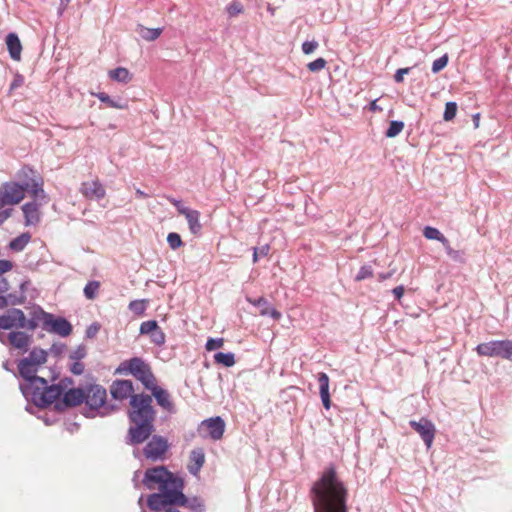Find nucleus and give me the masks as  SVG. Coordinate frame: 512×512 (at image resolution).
<instances>
[{"mask_svg":"<svg viewBox=\"0 0 512 512\" xmlns=\"http://www.w3.org/2000/svg\"><path fill=\"white\" fill-rule=\"evenodd\" d=\"M23 83H24V79H23V77H22V76H20V75H16V76H15V78H14V80H13V82H12V83H11V85H10V89H11V90H14V89H16V88H18V87L22 86V85H23Z\"/></svg>","mask_w":512,"mask_h":512,"instance_id":"54","label":"nucleus"},{"mask_svg":"<svg viewBox=\"0 0 512 512\" xmlns=\"http://www.w3.org/2000/svg\"><path fill=\"white\" fill-rule=\"evenodd\" d=\"M165 512H180V511H178L172 507H169V508L165 509Z\"/></svg>","mask_w":512,"mask_h":512,"instance_id":"64","label":"nucleus"},{"mask_svg":"<svg viewBox=\"0 0 512 512\" xmlns=\"http://www.w3.org/2000/svg\"><path fill=\"white\" fill-rule=\"evenodd\" d=\"M168 449L167 440L159 435H154L144 448V455L147 459L157 461L163 459Z\"/></svg>","mask_w":512,"mask_h":512,"instance_id":"12","label":"nucleus"},{"mask_svg":"<svg viewBox=\"0 0 512 512\" xmlns=\"http://www.w3.org/2000/svg\"><path fill=\"white\" fill-rule=\"evenodd\" d=\"M170 202L177 208L178 212L182 214L183 210H189L190 208L182 205L181 201L171 198Z\"/></svg>","mask_w":512,"mask_h":512,"instance_id":"55","label":"nucleus"},{"mask_svg":"<svg viewBox=\"0 0 512 512\" xmlns=\"http://www.w3.org/2000/svg\"><path fill=\"white\" fill-rule=\"evenodd\" d=\"M448 64V56L445 54L440 58L436 59L432 64V72L438 73L444 69Z\"/></svg>","mask_w":512,"mask_h":512,"instance_id":"42","label":"nucleus"},{"mask_svg":"<svg viewBox=\"0 0 512 512\" xmlns=\"http://www.w3.org/2000/svg\"><path fill=\"white\" fill-rule=\"evenodd\" d=\"M9 290V284L4 278H0V309L6 307L8 304L15 305L22 302L12 294L4 295Z\"/></svg>","mask_w":512,"mask_h":512,"instance_id":"26","label":"nucleus"},{"mask_svg":"<svg viewBox=\"0 0 512 512\" xmlns=\"http://www.w3.org/2000/svg\"><path fill=\"white\" fill-rule=\"evenodd\" d=\"M182 489L183 481L171 473L169 479H166V482H164L159 490L161 493L165 494L168 498V502L184 505L186 499L182 493Z\"/></svg>","mask_w":512,"mask_h":512,"instance_id":"10","label":"nucleus"},{"mask_svg":"<svg viewBox=\"0 0 512 512\" xmlns=\"http://www.w3.org/2000/svg\"><path fill=\"white\" fill-rule=\"evenodd\" d=\"M479 114H476L473 116V122H474V127L475 128H478L479 127Z\"/></svg>","mask_w":512,"mask_h":512,"instance_id":"61","label":"nucleus"},{"mask_svg":"<svg viewBox=\"0 0 512 512\" xmlns=\"http://www.w3.org/2000/svg\"><path fill=\"white\" fill-rule=\"evenodd\" d=\"M136 195H137L138 197H141V198H145V197H147V194H146V193H144L143 191H141L140 189H137V190H136Z\"/></svg>","mask_w":512,"mask_h":512,"instance_id":"62","label":"nucleus"},{"mask_svg":"<svg viewBox=\"0 0 512 512\" xmlns=\"http://www.w3.org/2000/svg\"><path fill=\"white\" fill-rule=\"evenodd\" d=\"M36 322L42 323L46 331L53 332L62 337L68 336L72 331L71 324L64 318H55L52 314L46 313L42 309L35 311Z\"/></svg>","mask_w":512,"mask_h":512,"instance_id":"7","label":"nucleus"},{"mask_svg":"<svg viewBox=\"0 0 512 512\" xmlns=\"http://www.w3.org/2000/svg\"><path fill=\"white\" fill-rule=\"evenodd\" d=\"M20 390L28 402L37 407H45L52 404L63 393L60 385H48L43 377H32L20 383Z\"/></svg>","mask_w":512,"mask_h":512,"instance_id":"3","label":"nucleus"},{"mask_svg":"<svg viewBox=\"0 0 512 512\" xmlns=\"http://www.w3.org/2000/svg\"><path fill=\"white\" fill-rule=\"evenodd\" d=\"M37 326L38 323L36 322L35 316L27 320L23 311L17 308H11L0 315V329L10 330L13 328H21L33 331Z\"/></svg>","mask_w":512,"mask_h":512,"instance_id":"5","label":"nucleus"},{"mask_svg":"<svg viewBox=\"0 0 512 512\" xmlns=\"http://www.w3.org/2000/svg\"><path fill=\"white\" fill-rule=\"evenodd\" d=\"M214 361L225 367H232L235 364V356L233 353L218 352L214 355Z\"/></svg>","mask_w":512,"mask_h":512,"instance_id":"34","label":"nucleus"},{"mask_svg":"<svg viewBox=\"0 0 512 512\" xmlns=\"http://www.w3.org/2000/svg\"><path fill=\"white\" fill-rule=\"evenodd\" d=\"M6 45L7 49L9 51L10 57L13 60H20L21 58V52H22V45L20 42L19 37L15 33H9L6 36Z\"/></svg>","mask_w":512,"mask_h":512,"instance_id":"23","label":"nucleus"},{"mask_svg":"<svg viewBox=\"0 0 512 512\" xmlns=\"http://www.w3.org/2000/svg\"><path fill=\"white\" fill-rule=\"evenodd\" d=\"M158 327L159 326L155 320L145 321L140 325V334L150 335Z\"/></svg>","mask_w":512,"mask_h":512,"instance_id":"39","label":"nucleus"},{"mask_svg":"<svg viewBox=\"0 0 512 512\" xmlns=\"http://www.w3.org/2000/svg\"><path fill=\"white\" fill-rule=\"evenodd\" d=\"M254 250L259 251V255L261 257H264L269 253L270 247H269V245H263L259 248H255Z\"/></svg>","mask_w":512,"mask_h":512,"instance_id":"58","label":"nucleus"},{"mask_svg":"<svg viewBox=\"0 0 512 512\" xmlns=\"http://www.w3.org/2000/svg\"><path fill=\"white\" fill-rule=\"evenodd\" d=\"M13 265L9 260H0V275L10 271Z\"/></svg>","mask_w":512,"mask_h":512,"instance_id":"52","label":"nucleus"},{"mask_svg":"<svg viewBox=\"0 0 512 512\" xmlns=\"http://www.w3.org/2000/svg\"><path fill=\"white\" fill-rule=\"evenodd\" d=\"M31 236L29 233H23L19 235L18 237L14 238L10 244L9 247L11 250L15 252L22 251L26 245L30 242Z\"/></svg>","mask_w":512,"mask_h":512,"instance_id":"32","label":"nucleus"},{"mask_svg":"<svg viewBox=\"0 0 512 512\" xmlns=\"http://www.w3.org/2000/svg\"><path fill=\"white\" fill-rule=\"evenodd\" d=\"M479 355L501 357L512 361V341H490L481 343L476 348Z\"/></svg>","mask_w":512,"mask_h":512,"instance_id":"9","label":"nucleus"},{"mask_svg":"<svg viewBox=\"0 0 512 512\" xmlns=\"http://www.w3.org/2000/svg\"><path fill=\"white\" fill-rule=\"evenodd\" d=\"M26 187V191L30 193V195L34 198V201H38L40 203H47L48 198L46 193L43 190V184L38 179H32L31 181H27L23 184Z\"/></svg>","mask_w":512,"mask_h":512,"instance_id":"21","label":"nucleus"},{"mask_svg":"<svg viewBox=\"0 0 512 512\" xmlns=\"http://www.w3.org/2000/svg\"><path fill=\"white\" fill-rule=\"evenodd\" d=\"M311 498L314 512H347V489L332 468L314 483Z\"/></svg>","mask_w":512,"mask_h":512,"instance_id":"1","label":"nucleus"},{"mask_svg":"<svg viewBox=\"0 0 512 512\" xmlns=\"http://www.w3.org/2000/svg\"><path fill=\"white\" fill-rule=\"evenodd\" d=\"M224 431L225 422L220 417L204 420L199 427V433L203 437H210L213 440L221 439Z\"/></svg>","mask_w":512,"mask_h":512,"instance_id":"13","label":"nucleus"},{"mask_svg":"<svg viewBox=\"0 0 512 512\" xmlns=\"http://www.w3.org/2000/svg\"><path fill=\"white\" fill-rule=\"evenodd\" d=\"M423 235L429 240H437L445 244L448 239L437 229L431 226H426L423 230Z\"/></svg>","mask_w":512,"mask_h":512,"instance_id":"33","label":"nucleus"},{"mask_svg":"<svg viewBox=\"0 0 512 512\" xmlns=\"http://www.w3.org/2000/svg\"><path fill=\"white\" fill-rule=\"evenodd\" d=\"M410 426L421 436L427 449H429L435 437L434 424L425 418H421L420 421H410Z\"/></svg>","mask_w":512,"mask_h":512,"instance_id":"15","label":"nucleus"},{"mask_svg":"<svg viewBox=\"0 0 512 512\" xmlns=\"http://www.w3.org/2000/svg\"><path fill=\"white\" fill-rule=\"evenodd\" d=\"M117 372L124 375H133L145 388L153 385V382L156 380L149 365L138 357L122 362Z\"/></svg>","mask_w":512,"mask_h":512,"instance_id":"4","label":"nucleus"},{"mask_svg":"<svg viewBox=\"0 0 512 512\" xmlns=\"http://www.w3.org/2000/svg\"><path fill=\"white\" fill-rule=\"evenodd\" d=\"M243 11V6L237 2V1H234L232 2L228 7H227V13L231 16V17H234L238 14H240L241 12Z\"/></svg>","mask_w":512,"mask_h":512,"instance_id":"48","label":"nucleus"},{"mask_svg":"<svg viewBox=\"0 0 512 512\" xmlns=\"http://www.w3.org/2000/svg\"><path fill=\"white\" fill-rule=\"evenodd\" d=\"M85 400V390L80 388L69 389L63 394L62 404L66 407L76 406Z\"/></svg>","mask_w":512,"mask_h":512,"instance_id":"22","label":"nucleus"},{"mask_svg":"<svg viewBox=\"0 0 512 512\" xmlns=\"http://www.w3.org/2000/svg\"><path fill=\"white\" fill-rule=\"evenodd\" d=\"M98 330H99V327L97 325H91L87 329L86 334L88 337H93L97 334Z\"/></svg>","mask_w":512,"mask_h":512,"instance_id":"59","label":"nucleus"},{"mask_svg":"<svg viewBox=\"0 0 512 512\" xmlns=\"http://www.w3.org/2000/svg\"><path fill=\"white\" fill-rule=\"evenodd\" d=\"M403 128H404V123L402 121H391L390 125L386 131V136L389 138H394L398 134L401 133Z\"/></svg>","mask_w":512,"mask_h":512,"instance_id":"37","label":"nucleus"},{"mask_svg":"<svg viewBox=\"0 0 512 512\" xmlns=\"http://www.w3.org/2000/svg\"><path fill=\"white\" fill-rule=\"evenodd\" d=\"M133 384L130 380H117L111 385L110 392L113 398L123 400L133 396Z\"/></svg>","mask_w":512,"mask_h":512,"instance_id":"17","label":"nucleus"},{"mask_svg":"<svg viewBox=\"0 0 512 512\" xmlns=\"http://www.w3.org/2000/svg\"><path fill=\"white\" fill-rule=\"evenodd\" d=\"M109 77L119 83H128L131 79V73L124 67H118L114 70L109 71Z\"/></svg>","mask_w":512,"mask_h":512,"instance_id":"31","label":"nucleus"},{"mask_svg":"<svg viewBox=\"0 0 512 512\" xmlns=\"http://www.w3.org/2000/svg\"><path fill=\"white\" fill-rule=\"evenodd\" d=\"M457 105L455 102H448L445 106L443 118L445 121H451L456 116Z\"/></svg>","mask_w":512,"mask_h":512,"instance_id":"40","label":"nucleus"},{"mask_svg":"<svg viewBox=\"0 0 512 512\" xmlns=\"http://www.w3.org/2000/svg\"><path fill=\"white\" fill-rule=\"evenodd\" d=\"M96 97L103 103H106L109 107L116 108V109H125L127 105L121 101H116L114 99H111L109 95L106 93H98L96 94Z\"/></svg>","mask_w":512,"mask_h":512,"instance_id":"35","label":"nucleus"},{"mask_svg":"<svg viewBox=\"0 0 512 512\" xmlns=\"http://www.w3.org/2000/svg\"><path fill=\"white\" fill-rule=\"evenodd\" d=\"M318 382H319L320 397H321L323 406L326 409H329L331 407V401H330V393H329V377H328V375L323 372L319 373Z\"/></svg>","mask_w":512,"mask_h":512,"instance_id":"25","label":"nucleus"},{"mask_svg":"<svg viewBox=\"0 0 512 512\" xmlns=\"http://www.w3.org/2000/svg\"><path fill=\"white\" fill-rule=\"evenodd\" d=\"M326 65V61L323 58H318L308 64V69L311 72L321 71Z\"/></svg>","mask_w":512,"mask_h":512,"instance_id":"46","label":"nucleus"},{"mask_svg":"<svg viewBox=\"0 0 512 512\" xmlns=\"http://www.w3.org/2000/svg\"><path fill=\"white\" fill-rule=\"evenodd\" d=\"M11 209L0 210V225L10 217Z\"/></svg>","mask_w":512,"mask_h":512,"instance_id":"57","label":"nucleus"},{"mask_svg":"<svg viewBox=\"0 0 512 512\" xmlns=\"http://www.w3.org/2000/svg\"><path fill=\"white\" fill-rule=\"evenodd\" d=\"M3 344L9 343L12 347L26 351L31 344V336L22 331H12L7 335L0 334Z\"/></svg>","mask_w":512,"mask_h":512,"instance_id":"16","label":"nucleus"},{"mask_svg":"<svg viewBox=\"0 0 512 512\" xmlns=\"http://www.w3.org/2000/svg\"><path fill=\"white\" fill-rule=\"evenodd\" d=\"M46 203H40L38 201L28 202L23 205L22 210L25 217V225H36L40 221V207Z\"/></svg>","mask_w":512,"mask_h":512,"instance_id":"19","label":"nucleus"},{"mask_svg":"<svg viewBox=\"0 0 512 512\" xmlns=\"http://www.w3.org/2000/svg\"><path fill=\"white\" fill-rule=\"evenodd\" d=\"M411 68H401L398 69L395 73L394 79L396 82H402L404 79V75L408 74Z\"/></svg>","mask_w":512,"mask_h":512,"instance_id":"53","label":"nucleus"},{"mask_svg":"<svg viewBox=\"0 0 512 512\" xmlns=\"http://www.w3.org/2000/svg\"><path fill=\"white\" fill-rule=\"evenodd\" d=\"M163 28H148L141 24L137 25L136 33L146 41L156 40L162 33Z\"/></svg>","mask_w":512,"mask_h":512,"instance_id":"30","label":"nucleus"},{"mask_svg":"<svg viewBox=\"0 0 512 512\" xmlns=\"http://www.w3.org/2000/svg\"><path fill=\"white\" fill-rule=\"evenodd\" d=\"M182 215L185 216L191 233L192 234L199 233L201 230V227H202L200 224V221H199V217H200L199 212L196 210H192V209L183 210Z\"/></svg>","mask_w":512,"mask_h":512,"instance_id":"28","label":"nucleus"},{"mask_svg":"<svg viewBox=\"0 0 512 512\" xmlns=\"http://www.w3.org/2000/svg\"><path fill=\"white\" fill-rule=\"evenodd\" d=\"M81 192L90 200H100L105 196V189L99 181L84 182Z\"/></svg>","mask_w":512,"mask_h":512,"instance_id":"20","label":"nucleus"},{"mask_svg":"<svg viewBox=\"0 0 512 512\" xmlns=\"http://www.w3.org/2000/svg\"><path fill=\"white\" fill-rule=\"evenodd\" d=\"M106 390L100 385H90L85 390V402L92 410L103 409L100 412L101 416L107 415L108 408L105 407Z\"/></svg>","mask_w":512,"mask_h":512,"instance_id":"11","label":"nucleus"},{"mask_svg":"<svg viewBox=\"0 0 512 512\" xmlns=\"http://www.w3.org/2000/svg\"><path fill=\"white\" fill-rule=\"evenodd\" d=\"M146 389H148L152 392V395L156 399L159 406H161L163 409L167 410L168 412L174 411V406L170 399L169 393L165 389L159 387L157 385L156 380L153 382V385H151L150 387H147Z\"/></svg>","mask_w":512,"mask_h":512,"instance_id":"18","label":"nucleus"},{"mask_svg":"<svg viewBox=\"0 0 512 512\" xmlns=\"http://www.w3.org/2000/svg\"><path fill=\"white\" fill-rule=\"evenodd\" d=\"M26 187L14 181L5 182L0 186V210L5 206L20 203L25 197Z\"/></svg>","mask_w":512,"mask_h":512,"instance_id":"8","label":"nucleus"},{"mask_svg":"<svg viewBox=\"0 0 512 512\" xmlns=\"http://www.w3.org/2000/svg\"><path fill=\"white\" fill-rule=\"evenodd\" d=\"M319 44L317 41L313 40V41H305L303 44H302V51L304 54H312L317 48H318Z\"/></svg>","mask_w":512,"mask_h":512,"instance_id":"47","label":"nucleus"},{"mask_svg":"<svg viewBox=\"0 0 512 512\" xmlns=\"http://www.w3.org/2000/svg\"><path fill=\"white\" fill-rule=\"evenodd\" d=\"M167 242L171 249L175 250L179 248L183 243L179 234L171 232L167 236Z\"/></svg>","mask_w":512,"mask_h":512,"instance_id":"41","label":"nucleus"},{"mask_svg":"<svg viewBox=\"0 0 512 512\" xmlns=\"http://www.w3.org/2000/svg\"><path fill=\"white\" fill-rule=\"evenodd\" d=\"M192 464L189 465V472L193 475H197L205 462V454L203 449L197 448L192 450L190 454Z\"/></svg>","mask_w":512,"mask_h":512,"instance_id":"27","label":"nucleus"},{"mask_svg":"<svg viewBox=\"0 0 512 512\" xmlns=\"http://www.w3.org/2000/svg\"><path fill=\"white\" fill-rule=\"evenodd\" d=\"M70 369L73 374L81 375L84 371V365L80 361H74Z\"/></svg>","mask_w":512,"mask_h":512,"instance_id":"51","label":"nucleus"},{"mask_svg":"<svg viewBox=\"0 0 512 512\" xmlns=\"http://www.w3.org/2000/svg\"><path fill=\"white\" fill-rule=\"evenodd\" d=\"M369 109L373 112L382 111L383 108L377 104V100L370 103Z\"/></svg>","mask_w":512,"mask_h":512,"instance_id":"60","label":"nucleus"},{"mask_svg":"<svg viewBox=\"0 0 512 512\" xmlns=\"http://www.w3.org/2000/svg\"><path fill=\"white\" fill-rule=\"evenodd\" d=\"M86 355V350L83 346H79L77 347V349H75L71 355H70V358L74 361H79L81 360L82 358H84Z\"/></svg>","mask_w":512,"mask_h":512,"instance_id":"50","label":"nucleus"},{"mask_svg":"<svg viewBox=\"0 0 512 512\" xmlns=\"http://www.w3.org/2000/svg\"><path fill=\"white\" fill-rule=\"evenodd\" d=\"M393 295L396 299H401V297L404 294V287L403 286H397L392 290Z\"/></svg>","mask_w":512,"mask_h":512,"instance_id":"56","label":"nucleus"},{"mask_svg":"<svg viewBox=\"0 0 512 512\" xmlns=\"http://www.w3.org/2000/svg\"><path fill=\"white\" fill-rule=\"evenodd\" d=\"M170 474L163 466L154 467L145 472L143 483L150 490L160 489L164 482H166V479H169Z\"/></svg>","mask_w":512,"mask_h":512,"instance_id":"14","label":"nucleus"},{"mask_svg":"<svg viewBox=\"0 0 512 512\" xmlns=\"http://www.w3.org/2000/svg\"><path fill=\"white\" fill-rule=\"evenodd\" d=\"M149 336L151 341L156 345H162L165 342V334L159 327L155 331H153Z\"/></svg>","mask_w":512,"mask_h":512,"instance_id":"43","label":"nucleus"},{"mask_svg":"<svg viewBox=\"0 0 512 512\" xmlns=\"http://www.w3.org/2000/svg\"><path fill=\"white\" fill-rule=\"evenodd\" d=\"M147 308V302L145 300H134L129 304V309L136 315L144 314Z\"/></svg>","mask_w":512,"mask_h":512,"instance_id":"38","label":"nucleus"},{"mask_svg":"<svg viewBox=\"0 0 512 512\" xmlns=\"http://www.w3.org/2000/svg\"><path fill=\"white\" fill-rule=\"evenodd\" d=\"M248 301L253 304L254 306L259 308V312L263 316H271L273 319L278 320L281 317V313L275 310L274 308H271L267 302V300L263 297H260L258 299H251L248 298Z\"/></svg>","mask_w":512,"mask_h":512,"instance_id":"24","label":"nucleus"},{"mask_svg":"<svg viewBox=\"0 0 512 512\" xmlns=\"http://www.w3.org/2000/svg\"><path fill=\"white\" fill-rule=\"evenodd\" d=\"M445 250H446V253L447 255L452 258L453 260H460L461 259V254L459 251L457 250H454L451 246H450V243L449 241H447L445 244H443Z\"/></svg>","mask_w":512,"mask_h":512,"instance_id":"49","label":"nucleus"},{"mask_svg":"<svg viewBox=\"0 0 512 512\" xmlns=\"http://www.w3.org/2000/svg\"><path fill=\"white\" fill-rule=\"evenodd\" d=\"M46 360L47 352L43 349L34 348L29 355L23 358L18 364L19 373L23 380L38 377L36 373Z\"/></svg>","mask_w":512,"mask_h":512,"instance_id":"6","label":"nucleus"},{"mask_svg":"<svg viewBox=\"0 0 512 512\" xmlns=\"http://www.w3.org/2000/svg\"><path fill=\"white\" fill-rule=\"evenodd\" d=\"M224 340L222 338H210L206 342L205 348L208 351L219 349L223 346Z\"/></svg>","mask_w":512,"mask_h":512,"instance_id":"44","label":"nucleus"},{"mask_svg":"<svg viewBox=\"0 0 512 512\" xmlns=\"http://www.w3.org/2000/svg\"><path fill=\"white\" fill-rule=\"evenodd\" d=\"M373 275V270L371 266H362L357 273L355 280L362 281L364 279L370 278Z\"/></svg>","mask_w":512,"mask_h":512,"instance_id":"45","label":"nucleus"},{"mask_svg":"<svg viewBox=\"0 0 512 512\" xmlns=\"http://www.w3.org/2000/svg\"><path fill=\"white\" fill-rule=\"evenodd\" d=\"M131 409L129 419L131 426L128 430V442L139 444L149 438L154 431L155 410L152 398L146 394H135L130 399Z\"/></svg>","mask_w":512,"mask_h":512,"instance_id":"2","label":"nucleus"},{"mask_svg":"<svg viewBox=\"0 0 512 512\" xmlns=\"http://www.w3.org/2000/svg\"><path fill=\"white\" fill-rule=\"evenodd\" d=\"M259 257H261V256L259 255V251H255V250H254V254H253V261H254V262H257Z\"/></svg>","mask_w":512,"mask_h":512,"instance_id":"63","label":"nucleus"},{"mask_svg":"<svg viewBox=\"0 0 512 512\" xmlns=\"http://www.w3.org/2000/svg\"><path fill=\"white\" fill-rule=\"evenodd\" d=\"M173 503L168 502V498L164 493H154L148 497L147 505L151 510H160L165 508L167 505H172Z\"/></svg>","mask_w":512,"mask_h":512,"instance_id":"29","label":"nucleus"},{"mask_svg":"<svg viewBox=\"0 0 512 512\" xmlns=\"http://www.w3.org/2000/svg\"><path fill=\"white\" fill-rule=\"evenodd\" d=\"M100 283L98 281H89L84 287V295L87 299L92 300L96 297Z\"/></svg>","mask_w":512,"mask_h":512,"instance_id":"36","label":"nucleus"}]
</instances>
